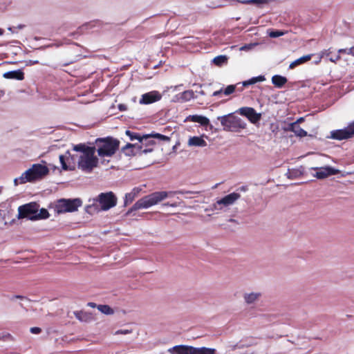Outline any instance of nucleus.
<instances>
[{"mask_svg":"<svg viewBox=\"0 0 354 354\" xmlns=\"http://www.w3.org/2000/svg\"><path fill=\"white\" fill-rule=\"evenodd\" d=\"M93 203L86 206L85 210L89 214L97 213L100 210L106 211L115 207L117 198L112 192L101 193L93 200Z\"/></svg>","mask_w":354,"mask_h":354,"instance_id":"1","label":"nucleus"},{"mask_svg":"<svg viewBox=\"0 0 354 354\" xmlns=\"http://www.w3.org/2000/svg\"><path fill=\"white\" fill-rule=\"evenodd\" d=\"M98 156L101 158L113 156L120 148V142L111 136L98 138L95 141Z\"/></svg>","mask_w":354,"mask_h":354,"instance_id":"2","label":"nucleus"},{"mask_svg":"<svg viewBox=\"0 0 354 354\" xmlns=\"http://www.w3.org/2000/svg\"><path fill=\"white\" fill-rule=\"evenodd\" d=\"M174 194V192L165 191L153 192L137 201L131 208V211L149 208L158 204L166 198L173 196Z\"/></svg>","mask_w":354,"mask_h":354,"instance_id":"3","label":"nucleus"},{"mask_svg":"<svg viewBox=\"0 0 354 354\" xmlns=\"http://www.w3.org/2000/svg\"><path fill=\"white\" fill-rule=\"evenodd\" d=\"M49 172V169L46 166L40 164H34L31 168L24 172L19 179L15 180V183L17 184V181L19 180V183L24 184L27 182H31L47 175Z\"/></svg>","mask_w":354,"mask_h":354,"instance_id":"4","label":"nucleus"},{"mask_svg":"<svg viewBox=\"0 0 354 354\" xmlns=\"http://www.w3.org/2000/svg\"><path fill=\"white\" fill-rule=\"evenodd\" d=\"M82 201L80 198L57 200L54 204V209L58 214L66 212H73L82 206Z\"/></svg>","mask_w":354,"mask_h":354,"instance_id":"5","label":"nucleus"},{"mask_svg":"<svg viewBox=\"0 0 354 354\" xmlns=\"http://www.w3.org/2000/svg\"><path fill=\"white\" fill-rule=\"evenodd\" d=\"M96 147L89 149L88 151L82 154L78 160V166L85 171H91L98 165V158L95 156Z\"/></svg>","mask_w":354,"mask_h":354,"instance_id":"6","label":"nucleus"},{"mask_svg":"<svg viewBox=\"0 0 354 354\" xmlns=\"http://www.w3.org/2000/svg\"><path fill=\"white\" fill-rule=\"evenodd\" d=\"M171 354H215L214 348L201 347L196 348L191 346L178 345L170 348Z\"/></svg>","mask_w":354,"mask_h":354,"instance_id":"7","label":"nucleus"},{"mask_svg":"<svg viewBox=\"0 0 354 354\" xmlns=\"http://www.w3.org/2000/svg\"><path fill=\"white\" fill-rule=\"evenodd\" d=\"M218 120L221 121L223 129L225 131H234L238 129H243L245 127V124L241 120L232 114L218 117Z\"/></svg>","mask_w":354,"mask_h":354,"instance_id":"8","label":"nucleus"},{"mask_svg":"<svg viewBox=\"0 0 354 354\" xmlns=\"http://www.w3.org/2000/svg\"><path fill=\"white\" fill-rule=\"evenodd\" d=\"M39 205L36 202H31L18 207V218H31L39 211Z\"/></svg>","mask_w":354,"mask_h":354,"instance_id":"9","label":"nucleus"},{"mask_svg":"<svg viewBox=\"0 0 354 354\" xmlns=\"http://www.w3.org/2000/svg\"><path fill=\"white\" fill-rule=\"evenodd\" d=\"M126 134L129 137L131 140H138L142 144H144V142H147L148 139L151 137L158 138L162 140H165L167 138V136L160 133H156L153 135H145L141 137L137 133L132 132L129 130L126 131ZM145 144H147V142H145Z\"/></svg>","mask_w":354,"mask_h":354,"instance_id":"10","label":"nucleus"},{"mask_svg":"<svg viewBox=\"0 0 354 354\" xmlns=\"http://www.w3.org/2000/svg\"><path fill=\"white\" fill-rule=\"evenodd\" d=\"M162 96L160 93L157 91H153L151 92L143 94L140 100V104H149L161 99Z\"/></svg>","mask_w":354,"mask_h":354,"instance_id":"11","label":"nucleus"},{"mask_svg":"<svg viewBox=\"0 0 354 354\" xmlns=\"http://www.w3.org/2000/svg\"><path fill=\"white\" fill-rule=\"evenodd\" d=\"M135 149H138L142 151V153H147L148 152L152 151V148H145L142 149V145H139L138 144H131L128 143L124 147L122 148V152L127 156H135L136 153L134 151Z\"/></svg>","mask_w":354,"mask_h":354,"instance_id":"12","label":"nucleus"},{"mask_svg":"<svg viewBox=\"0 0 354 354\" xmlns=\"http://www.w3.org/2000/svg\"><path fill=\"white\" fill-rule=\"evenodd\" d=\"M239 112L252 123H256L261 119V115L257 113L256 111L252 107H242L239 109Z\"/></svg>","mask_w":354,"mask_h":354,"instance_id":"13","label":"nucleus"},{"mask_svg":"<svg viewBox=\"0 0 354 354\" xmlns=\"http://www.w3.org/2000/svg\"><path fill=\"white\" fill-rule=\"evenodd\" d=\"M337 174H338V170L333 167H326L319 169L314 176L318 179H324L331 175H335Z\"/></svg>","mask_w":354,"mask_h":354,"instance_id":"14","label":"nucleus"},{"mask_svg":"<svg viewBox=\"0 0 354 354\" xmlns=\"http://www.w3.org/2000/svg\"><path fill=\"white\" fill-rule=\"evenodd\" d=\"M331 138L335 140H342L351 138L348 127L343 129L331 131Z\"/></svg>","mask_w":354,"mask_h":354,"instance_id":"15","label":"nucleus"},{"mask_svg":"<svg viewBox=\"0 0 354 354\" xmlns=\"http://www.w3.org/2000/svg\"><path fill=\"white\" fill-rule=\"evenodd\" d=\"M286 131H292L297 136L303 138L307 136V132L300 127L297 122L289 123L287 127L285 129Z\"/></svg>","mask_w":354,"mask_h":354,"instance_id":"16","label":"nucleus"},{"mask_svg":"<svg viewBox=\"0 0 354 354\" xmlns=\"http://www.w3.org/2000/svg\"><path fill=\"white\" fill-rule=\"evenodd\" d=\"M241 195L238 193H231L224 196L221 200L218 201V204L224 205L225 206H228L230 205L233 204L237 199L240 198Z\"/></svg>","mask_w":354,"mask_h":354,"instance_id":"17","label":"nucleus"},{"mask_svg":"<svg viewBox=\"0 0 354 354\" xmlns=\"http://www.w3.org/2000/svg\"><path fill=\"white\" fill-rule=\"evenodd\" d=\"M3 77L7 79L23 80L24 79V73L21 70L11 71L4 73Z\"/></svg>","mask_w":354,"mask_h":354,"instance_id":"18","label":"nucleus"},{"mask_svg":"<svg viewBox=\"0 0 354 354\" xmlns=\"http://www.w3.org/2000/svg\"><path fill=\"white\" fill-rule=\"evenodd\" d=\"M187 119L191 122L199 123L202 126H207L209 123L207 118L198 115H189Z\"/></svg>","mask_w":354,"mask_h":354,"instance_id":"19","label":"nucleus"},{"mask_svg":"<svg viewBox=\"0 0 354 354\" xmlns=\"http://www.w3.org/2000/svg\"><path fill=\"white\" fill-rule=\"evenodd\" d=\"M188 145L189 146L195 147H205L207 145V142L202 137L194 136L189 139Z\"/></svg>","mask_w":354,"mask_h":354,"instance_id":"20","label":"nucleus"},{"mask_svg":"<svg viewBox=\"0 0 354 354\" xmlns=\"http://www.w3.org/2000/svg\"><path fill=\"white\" fill-rule=\"evenodd\" d=\"M287 81L286 77L279 75H275L272 77V83L277 88H282Z\"/></svg>","mask_w":354,"mask_h":354,"instance_id":"21","label":"nucleus"},{"mask_svg":"<svg viewBox=\"0 0 354 354\" xmlns=\"http://www.w3.org/2000/svg\"><path fill=\"white\" fill-rule=\"evenodd\" d=\"M311 58H312V55H304L301 57H299V59H297L295 60L294 62H292V63H290V64L289 66V68L293 69L296 66L310 60Z\"/></svg>","mask_w":354,"mask_h":354,"instance_id":"22","label":"nucleus"},{"mask_svg":"<svg viewBox=\"0 0 354 354\" xmlns=\"http://www.w3.org/2000/svg\"><path fill=\"white\" fill-rule=\"evenodd\" d=\"M50 216V214L46 209L41 208L39 212L35 213V215L31 218V221H37L41 219H46Z\"/></svg>","mask_w":354,"mask_h":354,"instance_id":"23","label":"nucleus"},{"mask_svg":"<svg viewBox=\"0 0 354 354\" xmlns=\"http://www.w3.org/2000/svg\"><path fill=\"white\" fill-rule=\"evenodd\" d=\"M263 80H265V77H264V76H262V75L252 77V79H250L249 80L243 82L241 88H238V89L240 91H243L244 86H248L249 85L254 84L258 82H262Z\"/></svg>","mask_w":354,"mask_h":354,"instance_id":"24","label":"nucleus"},{"mask_svg":"<svg viewBox=\"0 0 354 354\" xmlns=\"http://www.w3.org/2000/svg\"><path fill=\"white\" fill-rule=\"evenodd\" d=\"M194 92L192 90L185 91L180 94V100L183 102H187L194 97Z\"/></svg>","mask_w":354,"mask_h":354,"instance_id":"25","label":"nucleus"},{"mask_svg":"<svg viewBox=\"0 0 354 354\" xmlns=\"http://www.w3.org/2000/svg\"><path fill=\"white\" fill-rule=\"evenodd\" d=\"M93 147L86 146L85 144H78L73 147V150L75 151L82 152V154L88 151L89 149H93Z\"/></svg>","mask_w":354,"mask_h":354,"instance_id":"26","label":"nucleus"},{"mask_svg":"<svg viewBox=\"0 0 354 354\" xmlns=\"http://www.w3.org/2000/svg\"><path fill=\"white\" fill-rule=\"evenodd\" d=\"M239 84H231V85H228L224 90H223V94L225 95H230V94L233 93L236 89H237L239 91L238 88H241V87H238V85ZM239 91H241L239 90Z\"/></svg>","mask_w":354,"mask_h":354,"instance_id":"27","label":"nucleus"},{"mask_svg":"<svg viewBox=\"0 0 354 354\" xmlns=\"http://www.w3.org/2000/svg\"><path fill=\"white\" fill-rule=\"evenodd\" d=\"M227 61V58L225 55H218L214 58L213 63L218 66H221L226 63Z\"/></svg>","mask_w":354,"mask_h":354,"instance_id":"28","label":"nucleus"},{"mask_svg":"<svg viewBox=\"0 0 354 354\" xmlns=\"http://www.w3.org/2000/svg\"><path fill=\"white\" fill-rule=\"evenodd\" d=\"M97 309L105 315H112L114 313L113 310L108 305H98Z\"/></svg>","mask_w":354,"mask_h":354,"instance_id":"29","label":"nucleus"},{"mask_svg":"<svg viewBox=\"0 0 354 354\" xmlns=\"http://www.w3.org/2000/svg\"><path fill=\"white\" fill-rule=\"evenodd\" d=\"M259 295H260V294H257V293L246 294V295H245L244 298H245L246 303L252 304L258 299Z\"/></svg>","mask_w":354,"mask_h":354,"instance_id":"30","label":"nucleus"},{"mask_svg":"<svg viewBox=\"0 0 354 354\" xmlns=\"http://www.w3.org/2000/svg\"><path fill=\"white\" fill-rule=\"evenodd\" d=\"M74 315L80 321H86L88 317L87 313L83 311H76L74 313Z\"/></svg>","mask_w":354,"mask_h":354,"instance_id":"31","label":"nucleus"},{"mask_svg":"<svg viewBox=\"0 0 354 354\" xmlns=\"http://www.w3.org/2000/svg\"><path fill=\"white\" fill-rule=\"evenodd\" d=\"M59 161H60V163H61V165H62V168L64 169V170H72L73 168L70 167L67 164H66V160H65V156L64 155H60L59 157Z\"/></svg>","mask_w":354,"mask_h":354,"instance_id":"32","label":"nucleus"},{"mask_svg":"<svg viewBox=\"0 0 354 354\" xmlns=\"http://www.w3.org/2000/svg\"><path fill=\"white\" fill-rule=\"evenodd\" d=\"M339 54H347L354 56V46L350 48H341L338 50Z\"/></svg>","mask_w":354,"mask_h":354,"instance_id":"33","label":"nucleus"},{"mask_svg":"<svg viewBox=\"0 0 354 354\" xmlns=\"http://www.w3.org/2000/svg\"><path fill=\"white\" fill-rule=\"evenodd\" d=\"M135 189H133V192H130V193H127L125 195V203L129 202H132L136 195V193L134 192Z\"/></svg>","mask_w":354,"mask_h":354,"instance_id":"34","label":"nucleus"},{"mask_svg":"<svg viewBox=\"0 0 354 354\" xmlns=\"http://www.w3.org/2000/svg\"><path fill=\"white\" fill-rule=\"evenodd\" d=\"M283 34H284L283 32L277 30L270 31L269 32V36L272 38H277V37L283 35Z\"/></svg>","mask_w":354,"mask_h":354,"instance_id":"35","label":"nucleus"},{"mask_svg":"<svg viewBox=\"0 0 354 354\" xmlns=\"http://www.w3.org/2000/svg\"><path fill=\"white\" fill-rule=\"evenodd\" d=\"M242 3L245 4L266 3L267 0H245Z\"/></svg>","mask_w":354,"mask_h":354,"instance_id":"36","label":"nucleus"},{"mask_svg":"<svg viewBox=\"0 0 354 354\" xmlns=\"http://www.w3.org/2000/svg\"><path fill=\"white\" fill-rule=\"evenodd\" d=\"M132 332L131 330H127V329H124V330H117L115 334V335H127V334H129Z\"/></svg>","mask_w":354,"mask_h":354,"instance_id":"37","label":"nucleus"},{"mask_svg":"<svg viewBox=\"0 0 354 354\" xmlns=\"http://www.w3.org/2000/svg\"><path fill=\"white\" fill-rule=\"evenodd\" d=\"M351 138L354 136V121L348 126Z\"/></svg>","mask_w":354,"mask_h":354,"instance_id":"38","label":"nucleus"},{"mask_svg":"<svg viewBox=\"0 0 354 354\" xmlns=\"http://www.w3.org/2000/svg\"><path fill=\"white\" fill-rule=\"evenodd\" d=\"M30 331L33 334H39L41 332V329L39 327H32Z\"/></svg>","mask_w":354,"mask_h":354,"instance_id":"39","label":"nucleus"},{"mask_svg":"<svg viewBox=\"0 0 354 354\" xmlns=\"http://www.w3.org/2000/svg\"><path fill=\"white\" fill-rule=\"evenodd\" d=\"M118 109L121 111H124L127 110V106L124 104H120L118 105Z\"/></svg>","mask_w":354,"mask_h":354,"instance_id":"40","label":"nucleus"},{"mask_svg":"<svg viewBox=\"0 0 354 354\" xmlns=\"http://www.w3.org/2000/svg\"><path fill=\"white\" fill-rule=\"evenodd\" d=\"M221 93H223V90L222 88H221V89H220V90H218V91H214V92L213 93V94H212V96H215V97H216V96H218V95H220Z\"/></svg>","mask_w":354,"mask_h":354,"instance_id":"41","label":"nucleus"},{"mask_svg":"<svg viewBox=\"0 0 354 354\" xmlns=\"http://www.w3.org/2000/svg\"><path fill=\"white\" fill-rule=\"evenodd\" d=\"M341 59V57L339 55H337L335 56V59H333V57L330 58V60L333 62H335L336 61H338Z\"/></svg>","mask_w":354,"mask_h":354,"instance_id":"42","label":"nucleus"},{"mask_svg":"<svg viewBox=\"0 0 354 354\" xmlns=\"http://www.w3.org/2000/svg\"><path fill=\"white\" fill-rule=\"evenodd\" d=\"M25 297L24 296H21V295H15L13 297H12L11 298V300L14 299H24Z\"/></svg>","mask_w":354,"mask_h":354,"instance_id":"43","label":"nucleus"},{"mask_svg":"<svg viewBox=\"0 0 354 354\" xmlns=\"http://www.w3.org/2000/svg\"><path fill=\"white\" fill-rule=\"evenodd\" d=\"M304 121V118H299L295 122H297V124H299V123L303 122Z\"/></svg>","mask_w":354,"mask_h":354,"instance_id":"44","label":"nucleus"},{"mask_svg":"<svg viewBox=\"0 0 354 354\" xmlns=\"http://www.w3.org/2000/svg\"><path fill=\"white\" fill-rule=\"evenodd\" d=\"M88 305L89 306L92 307V308H95V307L97 306V305H96V304L93 303V302H89V303L88 304Z\"/></svg>","mask_w":354,"mask_h":354,"instance_id":"45","label":"nucleus"},{"mask_svg":"<svg viewBox=\"0 0 354 354\" xmlns=\"http://www.w3.org/2000/svg\"><path fill=\"white\" fill-rule=\"evenodd\" d=\"M164 205L171 206V207H176V204H169V203H165Z\"/></svg>","mask_w":354,"mask_h":354,"instance_id":"46","label":"nucleus"},{"mask_svg":"<svg viewBox=\"0 0 354 354\" xmlns=\"http://www.w3.org/2000/svg\"><path fill=\"white\" fill-rule=\"evenodd\" d=\"M149 143L150 145H153L155 144V142L153 140H150V141H149Z\"/></svg>","mask_w":354,"mask_h":354,"instance_id":"47","label":"nucleus"},{"mask_svg":"<svg viewBox=\"0 0 354 354\" xmlns=\"http://www.w3.org/2000/svg\"><path fill=\"white\" fill-rule=\"evenodd\" d=\"M4 32V30L1 28H0V35H2Z\"/></svg>","mask_w":354,"mask_h":354,"instance_id":"48","label":"nucleus"},{"mask_svg":"<svg viewBox=\"0 0 354 354\" xmlns=\"http://www.w3.org/2000/svg\"><path fill=\"white\" fill-rule=\"evenodd\" d=\"M6 336H7L8 337H11L10 334H7V335H6Z\"/></svg>","mask_w":354,"mask_h":354,"instance_id":"49","label":"nucleus"},{"mask_svg":"<svg viewBox=\"0 0 354 354\" xmlns=\"http://www.w3.org/2000/svg\"><path fill=\"white\" fill-rule=\"evenodd\" d=\"M268 1V0H267V2Z\"/></svg>","mask_w":354,"mask_h":354,"instance_id":"50","label":"nucleus"}]
</instances>
